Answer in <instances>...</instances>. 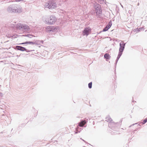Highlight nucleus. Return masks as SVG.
Wrapping results in <instances>:
<instances>
[{"mask_svg": "<svg viewBox=\"0 0 147 147\" xmlns=\"http://www.w3.org/2000/svg\"><path fill=\"white\" fill-rule=\"evenodd\" d=\"M7 11L9 13H20L22 12L21 7L18 5H13L9 6L7 8Z\"/></svg>", "mask_w": 147, "mask_h": 147, "instance_id": "nucleus-1", "label": "nucleus"}, {"mask_svg": "<svg viewBox=\"0 0 147 147\" xmlns=\"http://www.w3.org/2000/svg\"><path fill=\"white\" fill-rule=\"evenodd\" d=\"M106 121L109 122V127H111L112 129L115 131H117V128H119L120 127V124L119 123L110 122L112 120L109 116H108L106 118Z\"/></svg>", "mask_w": 147, "mask_h": 147, "instance_id": "nucleus-2", "label": "nucleus"}, {"mask_svg": "<svg viewBox=\"0 0 147 147\" xmlns=\"http://www.w3.org/2000/svg\"><path fill=\"white\" fill-rule=\"evenodd\" d=\"M45 8L49 9H55L57 7V4L53 0H50L47 1L44 5Z\"/></svg>", "mask_w": 147, "mask_h": 147, "instance_id": "nucleus-3", "label": "nucleus"}, {"mask_svg": "<svg viewBox=\"0 0 147 147\" xmlns=\"http://www.w3.org/2000/svg\"><path fill=\"white\" fill-rule=\"evenodd\" d=\"M16 27L17 29L20 30H28L30 29V27L28 25L21 23L17 24H16Z\"/></svg>", "mask_w": 147, "mask_h": 147, "instance_id": "nucleus-4", "label": "nucleus"}, {"mask_svg": "<svg viewBox=\"0 0 147 147\" xmlns=\"http://www.w3.org/2000/svg\"><path fill=\"white\" fill-rule=\"evenodd\" d=\"M57 19L54 16H51L49 19H46L45 21V23L47 24L52 25L54 24L56 21Z\"/></svg>", "mask_w": 147, "mask_h": 147, "instance_id": "nucleus-5", "label": "nucleus"}, {"mask_svg": "<svg viewBox=\"0 0 147 147\" xmlns=\"http://www.w3.org/2000/svg\"><path fill=\"white\" fill-rule=\"evenodd\" d=\"M94 6L95 9V12L96 15H98L101 13L102 10L100 5L95 3L94 4Z\"/></svg>", "mask_w": 147, "mask_h": 147, "instance_id": "nucleus-6", "label": "nucleus"}, {"mask_svg": "<svg viewBox=\"0 0 147 147\" xmlns=\"http://www.w3.org/2000/svg\"><path fill=\"white\" fill-rule=\"evenodd\" d=\"M56 29L54 26H49L46 28V31L47 32L52 33L56 31Z\"/></svg>", "mask_w": 147, "mask_h": 147, "instance_id": "nucleus-7", "label": "nucleus"}, {"mask_svg": "<svg viewBox=\"0 0 147 147\" xmlns=\"http://www.w3.org/2000/svg\"><path fill=\"white\" fill-rule=\"evenodd\" d=\"M121 42L119 44L120 47L119 49V52L122 53L124 49L126 43L123 42V41H121Z\"/></svg>", "mask_w": 147, "mask_h": 147, "instance_id": "nucleus-8", "label": "nucleus"}, {"mask_svg": "<svg viewBox=\"0 0 147 147\" xmlns=\"http://www.w3.org/2000/svg\"><path fill=\"white\" fill-rule=\"evenodd\" d=\"M121 42L119 44L120 47L119 49V52L122 53L124 49L126 43L123 42V41H121Z\"/></svg>", "mask_w": 147, "mask_h": 147, "instance_id": "nucleus-9", "label": "nucleus"}, {"mask_svg": "<svg viewBox=\"0 0 147 147\" xmlns=\"http://www.w3.org/2000/svg\"><path fill=\"white\" fill-rule=\"evenodd\" d=\"M91 29L89 27H86L85 28L83 31V35H88L91 32Z\"/></svg>", "mask_w": 147, "mask_h": 147, "instance_id": "nucleus-10", "label": "nucleus"}, {"mask_svg": "<svg viewBox=\"0 0 147 147\" xmlns=\"http://www.w3.org/2000/svg\"><path fill=\"white\" fill-rule=\"evenodd\" d=\"M111 25V21H110L109 22V24L107 25V26L103 29V30L100 32V33L102 32H105L107 31L109 28H110Z\"/></svg>", "mask_w": 147, "mask_h": 147, "instance_id": "nucleus-11", "label": "nucleus"}, {"mask_svg": "<svg viewBox=\"0 0 147 147\" xmlns=\"http://www.w3.org/2000/svg\"><path fill=\"white\" fill-rule=\"evenodd\" d=\"M27 44H29L30 45H36L37 43L36 42H32V41H26L25 42L22 43H21L19 44V45H26Z\"/></svg>", "mask_w": 147, "mask_h": 147, "instance_id": "nucleus-12", "label": "nucleus"}, {"mask_svg": "<svg viewBox=\"0 0 147 147\" xmlns=\"http://www.w3.org/2000/svg\"><path fill=\"white\" fill-rule=\"evenodd\" d=\"M16 49L18 50H20L22 51L26 50V49L21 46H16Z\"/></svg>", "mask_w": 147, "mask_h": 147, "instance_id": "nucleus-13", "label": "nucleus"}, {"mask_svg": "<svg viewBox=\"0 0 147 147\" xmlns=\"http://www.w3.org/2000/svg\"><path fill=\"white\" fill-rule=\"evenodd\" d=\"M86 123V121L85 120H81L79 123V125L81 127H83Z\"/></svg>", "mask_w": 147, "mask_h": 147, "instance_id": "nucleus-14", "label": "nucleus"}, {"mask_svg": "<svg viewBox=\"0 0 147 147\" xmlns=\"http://www.w3.org/2000/svg\"><path fill=\"white\" fill-rule=\"evenodd\" d=\"M104 57L106 59H109L110 58V56L109 54L106 53L104 55Z\"/></svg>", "mask_w": 147, "mask_h": 147, "instance_id": "nucleus-15", "label": "nucleus"}, {"mask_svg": "<svg viewBox=\"0 0 147 147\" xmlns=\"http://www.w3.org/2000/svg\"><path fill=\"white\" fill-rule=\"evenodd\" d=\"M147 122V118L143 120L142 122H140L138 124V125L140 126V123H142V124H144Z\"/></svg>", "mask_w": 147, "mask_h": 147, "instance_id": "nucleus-16", "label": "nucleus"}, {"mask_svg": "<svg viewBox=\"0 0 147 147\" xmlns=\"http://www.w3.org/2000/svg\"><path fill=\"white\" fill-rule=\"evenodd\" d=\"M100 4H104L105 3V1L104 0H96Z\"/></svg>", "mask_w": 147, "mask_h": 147, "instance_id": "nucleus-17", "label": "nucleus"}, {"mask_svg": "<svg viewBox=\"0 0 147 147\" xmlns=\"http://www.w3.org/2000/svg\"><path fill=\"white\" fill-rule=\"evenodd\" d=\"M122 54V53L119 52V53H118V56L117 58V60H119V59L121 55Z\"/></svg>", "mask_w": 147, "mask_h": 147, "instance_id": "nucleus-18", "label": "nucleus"}, {"mask_svg": "<svg viewBox=\"0 0 147 147\" xmlns=\"http://www.w3.org/2000/svg\"><path fill=\"white\" fill-rule=\"evenodd\" d=\"M92 82H90V83H89L88 84V88L90 89L92 88Z\"/></svg>", "mask_w": 147, "mask_h": 147, "instance_id": "nucleus-19", "label": "nucleus"}, {"mask_svg": "<svg viewBox=\"0 0 147 147\" xmlns=\"http://www.w3.org/2000/svg\"><path fill=\"white\" fill-rule=\"evenodd\" d=\"M26 52H30L31 51H32V50H28L27 49H26V50L25 51Z\"/></svg>", "mask_w": 147, "mask_h": 147, "instance_id": "nucleus-20", "label": "nucleus"}, {"mask_svg": "<svg viewBox=\"0 0 147 147\" xmlns=\"http://www.w3.org/2000/svg\"><path fill=\"white\" fill-rule=\"evenodd\" d=\"M60 2H65L66 1V0H59Z\"/></svg>", "mask_w": 147, "mask_h": 147, "instance_id": "nucleus-21", "label": "nucleus"}, {"mask_svg": "<svg viewBox=\"0 0 147 147\" xmlns=\"http://www.w3.org/2000/svg\"><path fill=\"white\" fill-rule=\"evenodd\" d=\"M138 123H135V124H133L132 125H130V126H129V127H131V126H133L134 125H136V124H137Z\"/></svg>", "mask_w": 147, "mask_h": 147, "instance_id": "nucleus-22", "label": "nucleus"}, {"mask_svg": "<svg viewBox=\"0 0 147 147\" xmlns=\"http://www.w3.org/2000/svg\"><path fill=\"white\" fill-rule=\"evenodd\" d=\"M26 36H27V37H28L29 38H32L31 37V35H26Z\"/></svg>", "mask_w": 147, "mask_h": 147, "instance_id": "nucleus-23", "label": "nucleus"}, {"mask_svg": "<svg viewBox=\"0 0 147 147\" xmlns=\"http://www.w3.org/2000/svg\"><path fill=\"white\" fill-rule=\"evenodd\" d=\"M38 42H40L42 44H43V41L42 40H40L38 41Z\"/></svg>", "mask_w": 147, "mask_h": 147, "instance_id": "nucleus-24", "label": "nucleus"}, {"mask_svg": "<svg viewBox=\"0 0 147 147\" xmlns=\"http://www.w3.org/2000/svg\"><path fill=\"white\" fill-rule=\"evenodd\" d=\"M119 60H117V59H116V61H115V65H116L117 64V63L118 61Z\"/></svg>", "mask_w": 147, "mask_h": 147, "instance_id": "nucleus-25", "label": "nucleus"}, {"mask_svg": "<svg viewBox=\"0 0 147 147\" xmlns=\"http://www.w3.org/2000/svg\"><path fill=\"white\" fill-rule=\"evenodd\" d=\"M138 129H135V130L133 131L134 132V133H134V131H137Z\"/></svg>", "mask_w": 147, "mask_h": 147, "instance_id": "nucleus-26", "label": "nucleus"}, {"mask_svg": "<svg viewBox=\"0 0 147 147\" xmlns=\"http://www.w3.org/2000/svg\"><path fill=\"white\" fill-rule=\"evenodd\" d=\"M89 145H91L90 144H88L87 146H89ZM91 146H93L91 145Z\"/></svg>", "mask_w": 147, "mask_h": 147, "instance_id": "nucleus-27", "label": "nucleus"}, {"mask_svg": "<svg viewBox=\"0 0 147 147\" xmlns=\"http://www.w3.org/2000/svg\"><path fill=\"white\" fill-rule=\"evenodd\" d=\"M81 139L82 140H83V141H84V142H85V141H84V140L82 139L81 138Z\"/></svg>", "mask_w": 147, "mask_h": 147, "instance_id": "nucleus-28", "label": "nucleus"}, {"mask_svg": "<svg viewBox=\"0 0 147 147\" xmlns=\"http://www.w3.org/2000/svg\"><path fill=\"white\" fill-rule=\"evenodd\" d=\"M78 132H80V131H78V132L77 131V132H76L75 133V134H77V133H78Z\"/></svg>", "mask_w": 147, "mask_h": 147, "instance_id": "nucleus-29", "label": "nucleus"}, {"mask_svg": "<svg viewBox=\"0 0 147 147\" xmlns=\"http://www.w3.org/2000/svg\"><path fill=\"white\" fill-rule=\"evenodd\" d=\"M141 124L142 125V123H140V125H141Z\"/></svg>", "mask_w": 147, "mask_h": 147, "instance_id": "nucleus-30", "label": "nucleus"}, {"mask_svg": "<svg viewBox=\"0 0 147 147\" xmlns=\"http://www.w3.org/2000/svg\"><path fill=\"white\" fill-rule=\"evenodd\" d=\"M133 102H134L135 101L134 100H133L132 101Z\"/></svg>", "mask_w": 147, "mask_h": 147, "instance_id": "nucleus-31", "label": "nucleus"}, {"mask_svg": "<svg viewBox=\"0 0 147 147\" xmlns=\"http://www.w3.org/2000/svg\"><path fill=\"white\" fill-rule=\"evenodd\" d=\"M83 147H86L85 146H84Z\"/></svg>", "mask_w": 147, "mask_h": 147, "instance_id": "nucleus-32", "label": "nucleus"}]
</instances>
